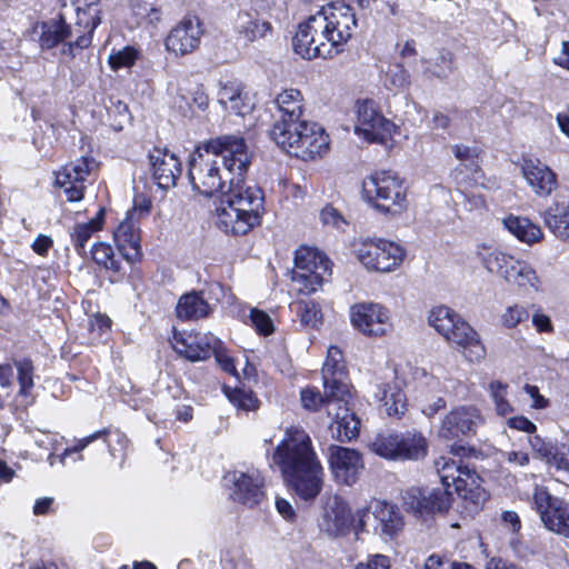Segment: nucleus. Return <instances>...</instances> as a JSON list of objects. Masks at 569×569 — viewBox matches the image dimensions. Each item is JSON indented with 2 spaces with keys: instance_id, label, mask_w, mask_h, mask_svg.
<instances>
[{
  "instance_id": "48",
  "label": "nucleus",
  "mask_w": 569,
  "mask_h": 569,
  "mask_svg": "<svg viewBox=\"0 0 569 569\" xmlns=\"http://www.w3.org/2000/svg\"><path fill=\"white\" fill-rule=\"evenodd\" d=\"M18 370V381L20 385V393L28 395L33 388V372L34 367L30 359H22L14 361Z\"/></svg>"
},
{
  "instance_id": "31",
  "label": "nucleus",
  "mask_w": 569,
  "mask_h": 569,
  "mask_svg": "<svg viewBox=\"0 0 569 569\" xmlns=\"http://www.w3.org/2000/svg\"><path fill=\"white\" fill-rule=\"evenodd\" d=\"M234 30L246 42H253L267 37L272 31V26L269 21L261 19L257 12L242 11L236 18Z\"/></svg>"
},
{
  "instance_id": "9",
  "label": "nucleus",
  "mask_w": 569,
  "mask_h": 569,
  "mask_svg": "<svg viewBox=\"0 0 569 569\" xmlns=\"http://www.w3.org/2000/svg\"><path fill=\"white\" fill-rule=\"evenodd\" d=\"M460 460L440 457L436 460V469L442 488L456 492L458 497L470 502L476 509L487 499L486 491L481 488L480 478L475 472L462 467Z\"/></svg>"
},
{
  "instance_id": "19",
  "label": "nucleus",
  "mask_w": 569,
  "mask_h": 569,
  "mask_svg": "<svg viewBox=\"0 0 569 569\" xmlns=\"http://www.w3.org/2000/svg\"><path fill=\"white\" fill-rule=\"evenodd\" d=\"M482 423L483 418L476 407L461 406L446 415L439 429V436L448 440L471 436Z\"/></svg>"
},
{
  "instance_id": "50",
  "label": "nucleus",
  "mask_w": 569,
  "mask_h": 569,
  "mask_svg": "<svg viewBox=\"0 0 569 569\" xmlns=\"http://www.w3.org/2000/svg\"><path fill=\"white\" fill-rule=\"evenodd\" d=\"M138 58V51L132 47H124L123 49L113 52L109 56V64L112 70L121 68H130L134 64Z\"/></svg>"
},
{
  "instance_id": "7",
  "label": "nucleus",
  "mask_w": 569,
  "mask_h": 569,
  "mask_svg": "<svg viewBox=\"0 0 569 569\" xmlns=\"http://www.w3.org/2000/svg\"><path fill=\"white\" fill-rule=\"evenodd\" d=\"M483 267L491 273L501 276L507 282L525 291H542V280L526 261L515 259L498 250L483 248L478 252Z\"/></svg>"
},
{
  "instance_id": "57",
  "label": "nucleus",
  "mask_w": 569,
  "mask_h": 569,
  "mask_svg": "<svg viewBox=\"0 0 569 569\" xmlns=\"http://www.w3.org/2000/svg\"><path fill=\"white\" fill-rule=\"evenodd\" d=\"M134 13L141 21H146L149 24H154L161 20L160 10L147 3L137 6Z\"/></svg>"
},
{
  "instance_id": "42",
  "label": "nucleus",
  "mask_w": 569,
  "mask_h": 569,
  "mask_svg": "<svg viewBox=\"0 0 569 569\" xmlns=\"http://www.w3.org/2000/svg\"><path fill=\"white\" fill-rule=\"evenodd\" d=\"M452 152L457 159L461 161V164L458 166L451 173L452 178L457 183H460L459 176L463 173V170H468L470 172H477L479 169L478 163V154L476 149H471L465 144H455L452 146Z\"/></svg>"
},
{
  "instance_id": "46",
  "label": "nucleus",
  "mask_w": 569,
  "mask_h": 569,
  "mask_svg": "<svg viewBox=\"0 0 569 569\" xmlns=\"http://www.w3.org/2000/svg\"><path fill=\"white\" fill-rule=\"evenodd\" d=\"M64 2L67 0H63ZM74 7L77 16L90 23V26H98L101 22L99 1L100 0H69Z\"/></svg>"
},
{
  "instance_id": "59",
  "label": "nucleus",
  "mask_w": 569,
  "mask_h": 569,
  "mask_svg": "<svg viewBox=\"0 0 569 569\" xmlns=\"http://www.w3.org/2000/svg\"><path fill=\"white\" fill-rule=\"evenodd\" d=\"M390 81L396 88H406L410 84V76L402 64H396L393 70H390Z\"/></svg>"
},
{
  "instance_id": "24",
  "label": "nucleus",
  "mask_w": 569,
  "mask_h": 569,
  "mask_svg": "<svg viewBox=\"0 0 569 569\" xmlns=\"http://www.w3.org/2000/svg\"><path fill=\"white\" fill-rule=\"evenodd\" d=\"M233 483L231 498L242 505L253 507L264 498V479L258 470L248 472L234 471L231 475Z\"/></svg>"
},
{
  "instance_id": "37",
  "label": "nucleus",
  "mask_w": 569,
  "mask_h": 569,
  "mask_svg": "<svg viewBox=\"0 0 569 569\" xmlns=\"http://www.w3.org/2000/svg\"><path fill=\"white\" fill-rule=\"evenodd\" d=\"M542 218L557 238L569 241V204L552 203L543 211Z\"/></svg>"
},
{
  "instance_id": "61",
  "label": "nucleus",
  "mask_w": 569,
  "mask_h": 569,
  "mask_svg": "<svg viewBox=\"0 0 569 569\" xmlns=\"http://www.w3.org/2000/svg\"><path fill=\"white\" fill-rule=\"evenodd\" d=\"M532 325L537 329L538 332H553V325L550 318L540 312V308L532 315Z\"/></svg>"
},
{
  "instance_id": "22",
  "label": "nucleus",
  "mask_w": 569,
  "mask_h": 569,
  "mask_svg": "<svg viewBox=\"0 0 569 569\" xmlns=\"http://www.w3.org/2000/svg\"><path fill=\"white\" fill-rule=\"evenodd\" d=\"M217 337L212 333L174 332L172 347L174 351L190 361H202L211 357L217 348Z\"/></svg>"
},
{
  "instance_id": "35",
  "label": "nucleus",
  "mask_w": 569,
  "mask_h": 569,
  "mask_svg": "<svg viewBox=\"0 0 569 569\" xmlns=\"http://www.w3.org/2000/svg\"><path fill=\"white\" fill-rule=\"evenodd\" d=\"M211 311L209 303L203 299L202 293L191 291L184 293L178 300L176 307L177 317L181 320H197L207 317Z\"/></svg>"
},
{
  "instance_id": "52",
  "label": "nucleus",
  "mask_w": 569,
  "mask_h": 569,
  "mask_svg": "<svg viewBox=\"0 0 569 569\" xmlns=\"http://www.w3.org/2000/svg\"><path fill=\"white\" fill-rule=\"evenodd\" d=\"M529 312L521 305H513L508 307L501 316L503 327L508 329L516 328L520 322L528 319Z\"/></svg>"
},
{
  "instance_id": "14",
  "label": "nucleus",
  "mask_w": 569,
  "mask_h": 569,
  "mask_svg": "<svg viewBox=\"0 0 569 569\" xmlns=\"http://www.w3.org/2000/svg\"><path fill=\"white\" fill-rule=\"evenodd\" d=\"M357 121L355 131L370 142H382L393 130V123L379 111L373 100H359L356 103Z\"/></svg>"
},
{
  "instance_id": "64",
  "label": "nucleus",
  "mask_w": 569,
  "mask_h": 569,
  "mask_svg": "<svg viewBox=\"0 0 569 569\" xmlns=\"http://www.w3.org/2000/svg\"><path fill=\"white\" fill-rule=\"evenodd\" d=\"M277 511L288 521H293L296 519V512L291 503L283 499L278 498L276 500Z\"/></svg>"
},
{
  "instance_id": "2",
  "label": "nucleus",
  "mask_w": 569,
  "mask_h": 569,
  "mask_svg": "<svg viewBox=\"0 0 569 569\" xmlns=\"http://www.w3.org/2000/svg\"><path fill=\"white\" fill-rule=\"evenodd\" d=\"M357 28L353 9L342 2L321 8L299 23L292 38L293 51L306 60L332 59L343 50Z\"/></svg>"
},
{
  "instance_id": "39",
  "label": "nucleus",
  "mask_w": 569,
  "mask_h": 569,
  "mask_svg": "<svg viewBox=\"0 0 569 569\" xmlns=\"http://www.w3.org/2000/svg\"><path fill=\"white\" fill-rule=\"evenodd\" d=\"M70 34L71 31L68 29V23L62 17L44 22L40 36V46L42 49H52L60 43L63 47L66 44V38L70 37Z\"/></svg>"
},
{
  "instance_id": "56",
  "label": "nucleus",
  "mask_w": 569,
  "mask_h": 569,
  "mask_svg": "<svg viewBox=\"0 0 569 569\" xmlns=\"http://www.w3.org/2000/svg\"><path fill=\"white\" fill-rule=\"evenodd\" d=\"M320 219L323 224L332 226L337 229H342L347 224L342 214L332 206H327L321 210Z\"/></svg>"
},
{
  "instance_id": "12",
  "label": "nucleus",
  "mask_w": 569,
  "mask_h": 569,
  "mask_svg": "<svg viewBox=\"0 0 569 569\" xmlns=\"http://www.w3.org/2000/svg\"><path fill=\"white\" fill-rule=\"evenodd\" d=\"M531 503L547 529L558 535L569 537L568 501L553 497L543 486H536Z\"/></svg>"
},
{
  "instance_id": "18",
  "label": "nucleus",
  "mask_w": 569,
  "mask_h": 569,
  "mask_svg": "<svg viewBox=\"0 0 569 569\" xmlns=\"http://www.w3.org/2000/svg\"><path fill=\"white\" fill-rule=\"evenodd\" d=\"M202 34L199 18L187 16L170 30L164 44L167 50L176 56H186L199 47Z\"/></svg>"
},
{
  "instance_id": "54",
  "label": "nucleus",
  "mask_w": 569,
  "mask_h": 569,
  "mask_svg": "<svg viewBox=\"0 0 569 569\" xmlns=\"http://www.w3.org/2000/svg\"><path fill=\"white\" fill-rule=\"evenodd\" d=\"M211 356H214L216 361L224 372L230 375L237 373L233 359L228 355L226 348L222 346V342L219 339H217V348H214Z\"/></svg>"
},
{
  "instance_id": "8",
  "label": "nucleus",
  "mask_w": 569,
  "mask_h": 569,
  "mask_svg": "<svg viewBox=\"0 0 569 569\" xmlns=\"http://www.w3.org/2000/svg\"><path fill=\"white\" fill-rule=\"evenodd\" d=\"M368 446L377 456L392 461H417L428 453V441L417 430L379 433Z\"/></svg>"
},
{
  "instance_id": "26",
  "label": "nucleus",
  "mask_w": 569,
  "mask_h": 569,
  "mask_svg": "<svg viewBox=\"0 0 569 569\" xmlns=\"http://www.w3.org/2000/svg\"><path fill=\"white\" fill-rule=\"evenodd\" d=\"M149 160L158 187L163 190L174 187L181 174L179 159L166 149L154 148L149 154Z\"/></svg>"
},
{
  "instance_id": "13",
  "label": "nucleus",
  "mask_w": 569,
  "mask_h": 569,
  "mask_svg": "<svg viewBox=\"0 0 569 569\" xmlns=\"http://www.w3.org/2000/svg\"><path fill=\"white\" fill-rule=\"evenodd\" d=\"M451 500L452 491L440 488L421 489L412 487L402 493L405 508L422 518L447 511Z\"/></svg>"
},
{
  "instance_id": "51",
  "label": "nucleus",
  "mask_w": 569,
  "mask_h": 569,
  "mask_svg": "<svg viewBox=\"0 0 569 569\" xmlns=\"http://www.w3.org/2000/svg\"><path fill=\"white\" fill-rule=\"evenodd\" d=\"M545 463L549 469L569 471V448L565 445L556 446Z\"/></svg>"
},
{
  "instance_id": "40",
  "label": "nucleus",
  "mask_w": 569,
  "mask_h": 569,
  "mask_svg": "<svg viewBox=\"0 0 569 569\" xmlns=\"http://www.w3.org/2000/svg\"><path fill=\"white\" fill-rule=\"evenodd\" d=\"M101 214L102 210H100L98 217L91 219L90 221L76 224L72 232L70 233L73 247L80 256H86V243L94 232L102 228V219L100 217Z\"/></svg>"
},
{
  "instance_id": "11",
  "label": "nucleus",
  "mask_w": 569,
  "mask_h": 569,
  "mask_svg": "<svg viewBox=\"0 0 569 569\" xmlns=\"http://www.w3.org/2000/svg\"><path fill=\"white\" fill-rule=\"evenodd\" d=\"M358 260L368 269L378 272H391L403 258L405 250L396 242L385 239H367L356 249Z\"/></svg>"
},
{
  "instance_id": "53",
  "label": "nucleus",
  "mask_w": 569,
  "mask_h": 569,
  "mask_svg": "<svg viewBox=\"0 0 569 569\" xmlns=\"http://www.w3.org/2000/svg\"><path fill=\"white\" fill-rule=\"evenodd\" d=\"M528 442L533 452V456L543 462L551 455L552 449L556 447V445L542 439L538 435L530 436L528 438Z\"/></svg>"
},
{
  "instance_id": "5",
  "label": "nucleus",
  "mask_w": 569,
  "mask_h": 569,
  "mask_svg": "<svg viewBox=\"0 0 569 569\" xmlns=\"http://www.w3.org/2000/svg\"><path fill=\"white\" fill-rule=\"evenodd\" d=\"M270 138L286 152L305 161L322 156L329 149V137L323 128L307 120L276 122Z\"/></svg>"
},
{
  "instance_id": "55",
  "label": "nucleus",
  "mask_w": 569,
  "mask_h": 569,
  "mask_svg": "<svg viewBox=\"0 0 569 569\" xmlns=\"http://www.w3.org/2000/svg\"><path fill=\"white\" fill-rule=\"evenodd\" d=\"M250 319L259 333L267 336L273 332L271 318L266 312L252 309Z\"/></svg>"
},
{
  "instance_id": "44",
  "label": "nucleus",
  "mask_w": 569,
  "mask_h": 569,
  "mask_svg": "<svg viewBox=\"0 0 569 569\" xmlns=\"http://www.w3.org/2000/svg\"><path fill=\"white\" fill-rule=\"evenodd\" d=\"M224 395L229 401L238 409L242 411H252L258 409L259 400L253 396L252 391L241 388H229L224 387Z\"/></svg>"
},
{
  "instance_id": "63",
  "label": "nucleus",
  "mask_w": 569,
  "mask_h": 569,
  "mask_svg": "<svg viewBox=\"0 0 569 569\" xmlns=\"http://www.w3.org/2000/svg\"><path fill=\"white\" fill-rule=\"evenodd\" d=\"M505 460L510 463H515L520 467L529 465L530 458L527 452L523 451H507L502 453Z\"/></svg>"
},
{
  "instance_id": "1",
  "label": "nucleus",
  "mask_w": 569,
  "mask_h": 569,
  "mask_svg": "<svg viewBox=\"0 0 569 569\" xmlns=\"http://www.w3.org/2000/svg\"><path fill=\"white\" fill-rule=\"evenodd\" d=\"M251 158L241 136L223 134L203 142L189 159L192 189L208 198H221L237 177L246 174Z\"/></svg>"
},
{
  "instance_id": "29",
  "label": "nucleus",
  "mask_w": 569,
  "mask_h": 569,
  "mask_svg": "<svg viewBox=\"0 0 569 569\" xmlns=\"http://www.w3.org/2000/svg\"><path fill=\"white\" fill-rule=\"evenodd\" d=\"M114 241L128 262L133 263L141 258L140 232L131 218L123 220L118 226L114 231Z\"/></svg>"
},
{
  "instance_id": "20",
  "label": "nucleus",
  "mask_w": 569,
  "mask_h": 569,
  "mask_svg": "<svg viewBox=\"0 0 569 569\" xmlns=\"http://www.w3.org/2000/svg\"><path fill=\"white\" fill-rule=\"evenodd\" d=\"M92 163V160L82 157L66 164L56 173V186L63 191L67 201L77 202L83 198L84 181Z\"/></svg>"
},
{
  "instance_id": "4",
  "label": "nucleus",
  "mask_w": 569,
  "mask_h": 569,
  "mask_svg": "<svg viewBox=\"0 0 569 569\" xmlns=\"http://www.w3.org/2000/svg\"><path fill=\"white\" fill-rule=\"evenodd\" d=\"M263 202L260 188L246 186L244 176L237 177L216 209L218 228L234 236L247 234L260 224Z\"/></svg>"
},
{
  "instance_id": "28",
  "label": "nucleus",
  "mask_w": 569,
  "mask_h": 569,
  "mask_svg": "<svg viewBox=\"0 0 569 569\" xmlns=\"http://www.w3.org/2000/svg\"><path fill=\"white\" fill-rule=\"evenodd\" d=\"M347 373L343 365V356L340 348L331 346L327 352V359L322 367V380L327 388H336L337 395H347L349 387L346 381Z\"/></svg>"
},
{
  "instance_id": "33",
  "label": "nucleus",
  "mask_w": 569,
  "mask_h": 569,
  "mask_svg": "<svg viewBox=\"0 0 569 569\" xmlns=\"http://www.w3.org/2000/svg\"><path fill=\"white\" fill-rule=\"evenodd\" d=\"M375 399L382 405L388 416H401L406 409V395L396 383H381L377 386Z\"/></svg>"
},
{
  "instance_id": "21",
  "label": "nucleus",
  "mask_w": 569,
  "mask_h": 569,
  "mask_svg": "<svg viewBox=\"0 0 569 569\" xmlns=\"http://www.w3.org/2000/svg\"><path fill=\"white\" fill-rule=\"evenodd\" d=\"M352 516L348 503L335 496L327 500L319 521L320 531L330 538L346 536L351 528Z\"/></svg>"
},
{
  "instance_id": "10",
  "label": "nucleus",
  "mask_w": 569,
  "mask_h": 569,
  "mask_svg": "<svg viewBox=\"0 0 569 569\" xmlns=\"http://www.w3.org/2000/svg\"><path fill=\"white\" fill-rule=\"evenodd\" d=\"M330 274L331 262L321 251L310 247H300L296 251L291 281L299 293L316 292Z\"/></svg>"
},
{
  "instance_id": "49",
  "label": "nucleus",
  "mask_w": 569,
  "mask_h": 569,
  "mask_svg": "<svg viewBox=\"0 0 569 569\" xmlns=\"http://www.w3.org/2000/svg\"><path fill=\"white\" fill-rule=\"evenodd\" d=\"M453 70L452 53L450 51L442 50L437 58L433 68H427L425 73L428 77H436L439 79L447 78Z\"/></svg>"
},
{
  "instance_id": "41",
  "label": "nucleus",
  "mask_w": 569,
  "mask_h": 569,
  "mask_svg": "<svg viewBox=\"0 0 569 569\" xmlns=\"http://www.w3.org/2000/svg\"><path fill=\"white\" fill-rule=\"evenodd\" d=\"M460 319L458 315L445 306L432 309L428 317L430 326L445 338L452 332Z\"/></svg>"
},
{
  "instance_id": "23",
  "label": "nucleus",
  "mask_w": 569,
  "mask_h": 569,
  "mask_svg": "<svg viewBox=\"0 0 569 569\" xmlns=\"http://www.w3.org/2000/svg\"><path fill=\"white\" fill-rule=\"evenodd\" d=\"M349 399L337 402L335 398L328 402V417L332 418L329 431L331 437L340 442L350 441L359 433L360 420L351 412Z\"/></svg>"
},
{
  "instance_id": "3",
  "label": "nucleus",
  "mask_w": 569,
  "mask_h": 569,
  "mask_svg": "<svg viewBox=\"0 0 569 569\" xmlns=\"http://www.w3.org/2000/svg\"><path fill=\"white\" fill-rule=\"evenodd\" d=\"M287 486L301 499L313 500L322 490L325 471L310 436L290 428L272 455Z\"/></svg>"
},
{
  "instance_id": "38",
  "label": "nucleus",
  "mask_w": 569,
  "mask_h": 569,
  "mask_svg": "<svg viewBox=\"0 0 569 569\" xmlns=\"http://www.w3.org/2000/svg\"><path fill=\"white\" fill-rule=\"evenodd\" d=\"M505 227L520 241L535 243L542 239V231L539 226L527 218L509 216L503 219Z\"/></svg>"
},
{
  "instance_id": "58",
  "label": "nucleus",
  "mask_w": 569,
  "mask_h": 569,
  "mask_svg": "<svg viewBox=\"0 0 569 569\" xmlns=\"http://www.w3.org/2000/svg\"><path fill=\"white\" fill-rule=\"evenodd\" d=\"M355 569H390V560L387 556L373 555L367 561L358 562Z\"/></svg>"
},
{
  "instance_id": "47",
  "label": "nucleus",
  "mask_w": 569,
  "mask_h": 569,
  "mask_svg": "<svg viewBox=\"0 0 569 569\" xmlns=\"http://www.w3.org/2000/svg\"><path fill=\"white\" fill-rule=\"evenodd\" d=\"M490 396L495 402L496 412L499 416H507L513 411L512 406L507 400L508 385L501 381H492L489 385Z\"/></svg>"
},
{
  "instance_id": "25",
  "label": "nucleus",
  "mask_w": 569,
  "mask_h": 569,
  "mask_svg": "<svg viewBox=\"0 0 569 569\" xmlns=\"http://www.w3.org/2000/svg\"><path fill=\"white\" fill-rule=\"evenodd\" d=\"M521 172L538 197H548L558 188L556 172L539 159L525 158L521 162Z\"/></svg>"
},
{
  "instance_id": "36",
  "label": "nucleus",
  "mask_w": 569,
  "mask_h": 569,
  "mask_svg": "<svg viewBox=\"0 0 569 569\" xmlns=\"http://www.w3.org/2000/svg\"><path fill=\"white\" fill-rule=\"evenodd\" d=\"M339 392L336 388H327L323 385V395L315 387L302 389L300 392V400L302 407L309 411H318L320 409H325L328 413V402L329 400H335L337 398V402L347 401V398H350V393L347 395H337Z\"/></svg>"
},
{
  "instance_id": "27",
  "label": "nucleus",
  "mask_w": 569,
  "mask_h": 569,
  "mask_svg": "<svg viewBox=\"0 0 569 569\" xmlns=\"http://www.w3.org/2000/svg\"><path fill=\"white\" fill-rule=\"evenodd\" d=\"M446 340L459 347L470 362H479L486 356V349L480 342L478 333L462 319L446 337Z\"/></svg>"
},
{
  "instance_id": "62",
  "label": "nucleus",
  "mask_w": 569,
  "mask_h": 569,
  "mask_svg": "<svg viewBox=\"0 0 569 569\" xmlns=\"http://www.w3.org/2000/svg\"><path fill=\"white\" fill-rule=\"evenodd\" d=\"M526 393L532 399V408L545 409L548 407L549 401L539 392V388L533 385H526L523 387Z\"/></svg>"
},
{
  "instance_id": "17",
  "label": "nucleus",
  "mask_w": 569,
  "mask_h": 569,
  "mask_svg": "<svg viewBox=\"0 0 569 569\" xmlns=\"http://www.w3.org/2000/svg\"><path fill=\"white\" fill-rule=\"evenodd\" d=\"M371 518L376 521L373 530L386 537H393L402 528V518L398 509L386 501L373 500L369 509H363L359 515V526L361 530H367Z\"/></svg>"
},
{
  "instance_id": "45",
  "label": "nucleus",
  "mask_w": 569,
  "mask_h": 569,
  "mask_svg": "<svg viewBox=\"0 0 569 569\" xmlns=\"http://www.w3.org/2000/svg\"><path fill=\"white\" fill-rule=\"evenodd\" d=\"M91 256L96 263L103 266L106 269L113 272H119L120 261L114 258L113 249L111 246L99 242L93 244Z\"/></svg>"
},
{
  "instance_id": "15",
  "label": "nucleus",
  "mask_w": 569,
  "mask_h": 569,
  "mask_svg": "<svg viewBox=\"0 0 569 569\" xmlns=\"http://www.w3.org/2000/svg\"><path fill=\"white\" fill-rule=\"evenodd\" d=\"M328 463L336 482L346 486L355 485L365 468L359 451L337 445L328 447Z\"/></svg>"
},
{
  "instance_id": "32",
  "label": "nucleus",
  "mask_w": 569,
  "mask_h": 569,
  "mask_svg": "<svg viewBox=\"0 0 569 569\" xmlns=\"http://www.w3.org/2000/svg\"><path fill=\"white\" fill-rule=\"evenodd\" d=\"M98 26H90L89 22L77 16L74 26L68 24L71 31L70 37L66 38V44L61 49L63 56L76 57L77 50L88 48L92 41V33Z\"/></svg>"
},
{
  "instance_id": "60",
  "label": "nucleus",
  "mask_w": 569,
  "mask_h": 569,
  "mask_svg": "<svg viewBox=\"0 0 569 569\" xmlns=\"http://www.w3.org/2000/svg\"><path fill=\"white\" fill-rule=\"evenodd\" d=\"M507 423L510 428L527 432L530 436H533L532 433L537 430L536 425L523 416L512 417L508 419Z\"/></svg>"
},
{
  "instance_id": "6",
  "label": "nucleus",
  "mask_w": 569,
  "mask_h": 569,
  "mask_svg": "<svg viewBox=\"0 0 569 569\" xmlns=\"http://www.w3.org/2000/svg\"><path fill=\"white\" fill-rule=\"evenodd\" d=\"M365 198L378 210L399 214L407 208L406 188L392 171H376L362 182Z\"/></svg>"
},
{
  "instance_id": "16",
  "label": "nucleus",
  "mask_w": 569,
  "mask_h": 569,
  "mask_svg": "<svg viewBox=\"0 0 569 569\" xmlns=\"http://www.w3.org/2000/svg\"><path fill=\"white\" fill-rule=\"evenodd\" d=\"M352 326L366 336L380 337L391 330L390 313L380 303L360 302L350 308Z\"/></svg>"
},
{
  "instance_id": "34",
  "label": "nucleus",
  "mask_w": 569,
  "mask_h": 569,
  "mask_svg": "<svg viewBox=\"0 0 569 569\" xmlns=\"http://www.w3.org/2000/svg\"><path fill=\"white\" fill-rule=\"evenodd\" d=\"M276 104L280 112V119L277 122H296L302 120L303 98L299 90H283L277 96Z\"/></svg>"
},
{
  "instance_id": "43",
  "label": "nucleus",
  "mask_w": 569,
  "mask_h": 569,
  "mask_svg": "<svg viewBox=\"0 0 569 569\" xmlns=\"http://www.w3.org/2000/svg\"><path fill=\"white\" fill-rule=\"evenodd\" d=\"M292 310L299 317L301 325L316 328L321 323V310L312 300H298L291 305Z\"/></svg>"
},
{
  "instance_id": "30",
  "label": "nucleus",
  "mask_w": 569,
  "mask_h": 569,
  "mask_svg": "<svg viewBox=\"0 0 569 569\" xmlns=\"http://www.w3.org/2000/svg\"><path fill=\"white\" fill-rule=\"evenodd\" d=\"M218 101L226 110L238 116H244L252 109L242 84L237 80L220 82Z\"/></svg>"
}]
</instances>
